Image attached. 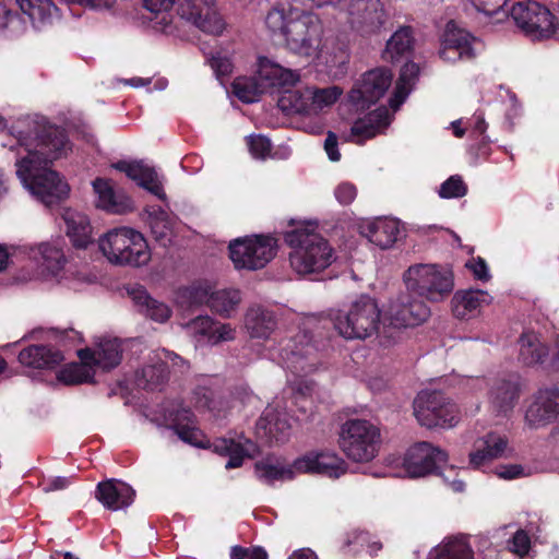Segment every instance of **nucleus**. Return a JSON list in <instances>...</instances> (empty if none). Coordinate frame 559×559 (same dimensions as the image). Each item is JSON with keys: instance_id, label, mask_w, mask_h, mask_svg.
I'll return each instance as SVG.
<instances>
[{"instance_id": "obj_44", "label": "nucleus", "mask_w": 559, "mask_h": 559, "mask_svg": "<svg viewBox=\"0 0 559 559\" xmlns=\"http://www.w3.org/2000/svg\"><path fill=\"white\" fill-rule=\"evenodd\" d=\"M97 366L104 371L118 367L122 360V347L118 338L102 340L97 345Z\"/></svg>"}, {"instance_id": "obj_52", "label": "nucleus", "mask_w": 559, "mask_h": 559, "mask_svg": "<svg viewBox=\"0 0 559 559\" xmlns=\"http://www.w3.org/2000/svg\"><path fill=\"white\" fill-rule=\"evenodd\" d=\"M247 143L250 153L255 158L264 159L265 157L269 156L272 150V143L270 139L262 134L248 136Z\"/></svg>"}, {"instance_id": "obj_63", "label": "nucleus", "mask_w": 559, "mask_h": 559, "mask_svg": "<svg viewBox=\"0 0 559 559\" xmlns=\"http://www.w3.org/2000/svg\"><path fill=\"white\" fill-rule=\"evenodd\" d=\"M409 93V87L396 82L393 95L389 99V105L393 110H397L405 102Z\"/></svg>"}, {"instance_id": "obj_33", "label": "nucleus", "mask_w": 559, "mask_h": 559, "mask_svg": "<svg viewBox=\"0 0 559 559\" xmlns=\"http://www.w3.org/2000/svg\"><path fill=\"white\" fill-rule=\"evenodd\" d=\"M276 324L274 313L262 307H251L246 313L245 325L252 338H269Z\"/></svg>"}, {"instance_id": "obj_25", "label": "nucleus", "mask_w": 559, "mask_h": 559, "mask_svg": "<svg viewBox=\"0 0 559 559\" xmlns=\"http://www.w3.org/2000/svg\"><path fill=\"white\" fill-rule=\"evenodd\" d=\"M93 190L97 195L96 206L110 214H124L133 210L131 198L122 192H117L109 179L96 178L93 181Z\"/></svg>"}, {"instance_id": "obj_64", "label": "nucleus", "mask_w": 559, "mask_h": 559, "mask_svg": "<svg viewBox=\"0 0 559 559\" xmlns=\"http://www.w3.org/2000/svg\"><path fill=\"white\" fill-rule=\"evenodd\" d=\"M324 150L332 162H337L341 158V153L337 148V136L333 132H329L324 141Z\"/></svg>"}, {"instance_id": "obj_37", "label": "nucleus", "mask_w": 559, "mask_h": 559, "mask_svg": "<svg viewBox=\"0 0 559 559\" xmlns=\"http://www.w3.org/2000/svg\"><path fill=\"white\" fill-rule=\"evenodd\" d=\"M189 325L194 333L206 336L213 344L234 338V330L229 324L216 322L209 316H199L191 320Z\"/></svg>"}, {"instance_id": "obj_53", "label": "nucleus", "mask_w": 559, "mask_h": 559, "mask_svg": "<svg viewBox=\"0 0 559 559\" xmlns=\"http://www.w3.org/2000/svg\"><path fill=\"white\" fill-rule=\"evenodd\" d=\"M370 533L360 528H352L344 533L341 538L342 549H348L352 546L365 547L369 545Z\"/></svg>"}, {"instance_id": "obj_32", "label": "nucleus", "mask_w": 559, "mask_h": 559, "mask_svg": "<svg viewBox=\"0 0 559 559\" xmlns=\"http://www.w3.org/2000/svg\"><path fill=\"white\" fill-rule=\"evenodd\" d=\"M507 444L508 440L496 433H488L478 439L474 444V451L469 453L471 465L477 468L488 461L502 456Z\"/></svg>"}, {"instance_id": "obj_51", "label": "nucleus", "mask_w": 559, "mask_h": 559, "mask_svg": "<svg viewBox=\"0 0 559 559\" xmlns=\"http://www.w3.org/2000/svg\"><path fill=\"white\" fill-rule=\"evenodd\" d=\"M438 193L442 199L463 198L467 193V186L461 176L453 175L442 182Z\"/></svg>"}, {"instance_id": "obj_18", "label": "nucleus", "mask_w": 559, "mask_h": 559, "mask_svg": "<svg viewBox=\"0 0 559 559\" xmlns=\"http://www.w3.org/2000/svg\"><path fill=\"white\" fill-rule=\"evenodd\" d=\"M280 355L286 367L295 374H308L316 370L317 362L312 358L314 347L306 334H297L295 337L282 341Z\"/></svg>"}, {"instance_id": "obj_19", "label": "nucleus", "mask_w": 559, "mask_h": 559, "mask_svg": "<svg viewBox=\"0 0 559 559\" xmlns=\"http://www.w3.org/2000/svg\"><path fill=\"white\" fill-rule=\"evenodd\" d=\"M393 81V73L386 68H376L362 74L361 80L350 92V98L369 107L380 100Z\"/></svg>"}, {"instance_id": "obj_42", "label": "nucleus", "mask_w": 559, "mask_h": 559, "mask_svg": "<svg viewBox=\"0 0 559 559\" xmlns=\"http://www.w3.org/2000/svg\"><path fill=\"white\" fill-rule=\"evenodd\" d=\"M169 376L168 365L158 361L153 365L142 367L135 373V383L139 388L146 391L159 390L166 383Z\"/></svg>"}, {"instance_id": "obj_58", "label": "nucleus", "mask_w": 559, "mask_h": 559, "mask_svg": "<svg viewBox=\"0 0 559 559\" xmlns=\"http://www.w3.org/2000/svg\"><path fill=\"white\" fill-rule=\"evenodd\" d=\"M466 267L469 269L474 277L481 282H487L490 278L488 265L485 259L477 257L473 258L466 263Z\"/></svg>"}, {"instance_id": "obj_4", "label": "nucleus", "mask_w": 559, "mask_h": 559, "mask_svg": "<svg viewBox=\"0 0 559 559\" xmlns=\"http://www.w3.org/2000/svg\"><path fill=\"white\" fill-rule=\"evenodd\" d=\"M381 311L372 297L360 295L348 307L336 311L332 321L341 336L346 340H365L379 330Z\"/></svg>"}, {"instance_id": "obj_1", "label": "nucleus", "mask_w": 559, "mask_h": 559, "mask_svg": "<svg viewBox=\"0 0 559 559\" xmlns=\"http://www.w3.org/2000/svg\"><path fill=\"white\" fill-rule=\"evenodd\" d=\"M170 428L183 442L199 449H212L221 456H228L226 469H234L242 466L243 461L249 456L247 450L234 439L217 438L211 442L201 429L197 427V418L190 408H178L169 414Z\"/></svg>"}, {"instance_id": "obj_24", "label": "nucleus", "mask_w": 559, "mask_h": 559, "mask_svg": "<svg viewBox=\"0 0 559 559\" xmlns=\"http://www.w3.org/2000/svg\"><path fill=\"white\" fill-rule=\"evenodd\" d=\"M95 498L105 509L109 511H119L133 503L135 490L122 480L110 478L97 484Z\"/></svg>"}, {"instance_id": "obj_48", "label": "nucleus", "mask_w": 559, "mask_h": 559, "mask_svg": "<svg viewBox=\"0 0 559 559\" xmlns=\"http://www.w3.org/2000/svg\"><path fill=\"white\" fill-rule=\"evenodd\" d=\"M435 559H474V552L463 539H454L436 549Z\"/></svg>"}, {"instance_id": "obj_46", "label": "nucleus", "mask_w": 559, "mask_h": 559, "mask_svg": "<svg viewBox=\"0 0 559 559\" xmlns=\"http://www.w3.org/2000/svg\"><path fill=\"white\" fill-rule=\"evenodd\" d=\"M58 379L68 385L92 383L94 381V373L92 372L90 366L85 364L73 362L63 367L59 371Z\"/></svg>"}, {"instance_id": "obj_11", "label": "nucleus", "mask_w": 559, "mask_h": 559, "mask_svg": "<svg viewBox=\"0 0 559 559\" xmlns=\"http://www.w3.org/2000/svg\"><path fill=\"white\" fill-rule=\"evenodd\" d=\"M228 250L236 269L260 270L276 255L277 240L269 235H254L235 239Z\"/></svg>"}, {"instance_id": "obj_45", "label": "nucleus", "mask_w": 559, "mask_h": 559, "mask_svg": "<svg viewBox=\"0 0 559 559\" xmlns=\"http://www.w3.org/2000/svg\"><path fill=\"white\" fill-rule=\"evenodd\" d=\"M240 292L237 289H222L211 294L210 308L216 313L229 317L230 312L240 302Z\"/></svg>"}, {"instance_id": "obj_34", "label": "nucleus", "mask_w": 559, "mask_h": 559, "mask_svg": "<svg viewBox=\"0 0 559 559\" xmlns=\"http://www.w3.org/2000/svg\"><path fill=\"white\" fill-rule=\"evenodd\" d=\"M390 124V115L385 107H379L368 112L364 118L357 119L350 128L354 136L360 138L362 141L372 139L381 130Z\"/></svg>"}, {"instance_id": "obj_2", "label": "nucleus", "mask_w": 559, "mask_h": 559, "mask_svg": "<svg viewBox=\"0 0 559 559\" xmlns=\"http://www.w3.org/2000/svg\"><path fill=\"white\" fill-rule=\"evenodd\" d=\"M290 247V266L301 275L320 273L334 261V250L328 239L308 228H295L284 236Z\"/></svg>"}, {"instance_id": "obj_43", "label": "nucleus", "mask_w": 559, "mask_h": 559, "mask_svg": "<svg viewBox=\"0 0 559 559\" xmlns=\"http://www.w3.org/2000/svg\"><path fill=\"white\" fill-rule=\"evenodd\" d=\"M15 3L34 25L50 22L58 14V7L52 0H15Z\"/></svg>"}, {"instance_id": "obj_40", "label": "nucleus", "mask_w": 559, "mask_h": 559, "mask_svg": "<svg viewBox=\"0 0 559 559\" xmlns=\"http://www.w3.org/2000/svg\"><path fill=\"white\" fill-rule=\"evenodd\" d=\"M413 48V29L411 26H402L386 41L383 58L388 61L396 62L403 57H408Z\"/></svg>"}, {"instance_id": "obj_60", "label": "nucleus", "mask_w": 559, "mask_h": 559, "mask_svg": "<svg viewBox=\"0 0 559 559\" xmlns=\"http://www.w3.org/2000/svg\"><path fill=\"white\" fill-rule=\"evenodd\" d=\"M186 294L192 305L209 304L211 294L206 287L201 285H192L186 289Z\"/></svg>"}, {"instance_id": "obj_39", "label": "nucleus", "mask_w": 559, "mask_h": 559, "mask_svg": "<svg viewBox=\"0 0 559 559\" xmlns=\"http://www.w3.org/2000/svg\"><path fill=\"white\" fill-rule=\"evenodd\" d=\"M147 223L155 241L163 248L171 245L173 228L167 212L162 206H146Z\"/></svg>"}, {"instance_id": "obj_23", "label": "nucleus", "mask_w": 559, "mask_h": 559, "mask_svg": "<svg viewBox=\"0 0 559 559\" xmlns=\"http://www.w3.org/2000/svg\"><path fill=\"white\" fill-rule=\"evenodd\" d=\"M114 167L117 170L124 173L128 178L135 181L139 187L145 189L158 200H167L163 182L154 167L144 164L142 160H119L114 164Z\"/></svg>"}, {"instance_id": "obj_41", "label": "nucleus", "mask_w": 559, "mask_h": 559, "mask_svg": "<svg viewBox=\"0 0 559 559\" xmlns=\"http://www.w3.org/2000/svg\"><path fill=\"white\" fill-rule=\"evenodd\" d=\"M430 316V309L425 301L417 298H408L402 301L395 311V319L404 326H415L426 321Z\"/></svg>"}, {"instance_id": "obj_61", "label": "nucleus", "mask_w": 559, "mask_h": 559, "mask_svg": "<svg viewBox=\"0 0 559 559\" xmlns=\"http://www.w3.org/2000/svg\"><path fill=\"white\" fill-rule=\"evenodd\" d=\"M75 477H64V476H56L52 478H49L44 484V491L45 492H51V491H58L67 489L70 485L74 483Z\"/></svg>"}, {"instance_id": "obj_13", "label": "nucleus", "mask_w": 559, "mask_h": 559, "mask_svg": "<svg viewBox=\"0 0 559 559\" xmlns=\"http://www.w3.org/2000/svg\"><path fill=\"white\" fill-rule=\"evenodd\" d=\"M346 15L350 29L361 37L380 34L389 20L381 0H349Z\"/></svg>"}, {"instance_id": "obj_3", "label": "nucleus", "mask_w": 559, "mask_h": 559, "mask_svg": "<svg viewBox=\"0 0 559 559\" xmlns=\"http://www.w3.org/2000/svg\"><path fill=\"white\" fill-rule=\"evenodd\" d=\"M297 71L283 68L265 57L259 58L258 71L252 76H238L231 83L234 95L242 103L258 102L274 87L292 86L299 82Z\"/></svg>"}, {"instance_id": "obj_10", "label": "nucleus", "mask_w": 559, "mask_h": 559, "mask_svg": "<svg viewBox=\"0 0 559 559\" xmlns=\"http://www.w3.org/2000/svg\"><path fill=\"white\" fill-rule=\"evenodd\" d=\"M322 24L317 15L290 10V21L284 39L287 48L296 55L311 57L316 55L322 39Z\"/></svg>"}, {"instance_id": "obj_55", "label": "nucleus", "mask_w": 559, "mask_h": 559, "mask_svg": "<svg viewBox=\"0 0 559 559\" xmlns=\"http://www.w3.org/2000/svg\"><path fill=\"white\" fill-rule=\"evenodd\" d=\"M209 63L216 78L219 80L229 76L233 72V63L227 57L213 56L209 60Z\"/></svg>"}, {"instance_id": "obj_36", "label": "nucleus", "mask_w": 559, "mask_h": 559, "mask_svg": "<svg viewBox=\"0 0 559 559\" xmlns=\"http://www.w3.org/2000/svg\"><path fill=\"white\" fill-rule=\"evenodd\" d=\"M487 296V293L480 289L456 292L451 300L453 316L460 320L472 318Z\"/></svg>"}, {"instance_id": "obj_30", "label": "nucleus", "mask_w": 559, "mask_h": 559, "mask_svg": "<svg viewBox=\"0 0 559 559\" xmlns=\"http://www.w3.org/2000/svg\"><path fill=\"white\" fill-rule=\"evenodd\" d=\"M296 82L294 86L297 84ZM292 86L278 87L283 90L278 98V108L286 115L300 114L310 115L313 112V96H311V87L302 90H292Z\"/></svg>"}, {"instance_id": "obj_62", "label": "nucleus", "mask_w": 559, "mask_h": 559, "mask_svg": "<svg viewBox=\"0 0 559 559\" xmlns=\"http://www.w3.org/2000/svg\"><path fill=\"white\" fill-rule=\"evenodd\" d=\"M457 475L459 472L454 467H451L448 474H442V478L453 492L460 493L465 490L466 485L463 479L457 478Z\"/></svg>"}, {"instance_id": "obj_59", "label": "nucleus", "mask_w": 559, "mask_h": 559, "mask_svg": "<svg viewBox=\"0 0 559 559\" xmlns=\"http://www.w3.org/2000/svg\"><path fill=\"white\" fill-rule=\"evenodd\" d=\"M511 544H512V550L519 555L520 557H523L525 556L528 550H530V547H531V540H530V537L528 535L520 530L518 531L513 537H512V540H511Z\"/></svg>"}, {"instance_id": "obj_17", "label": "nucleus", "mask_w": 559, "mask_h": 559, "mask_svg": "<svg viewBox=\"0 0 559 559\" xmlns=\"http://www.w3.org/2000/svg\"><path fill=\"white\" fill-rule=\"evenodd\" d=\"M214 4L215 0H182L178 12L182 19L192 22L202 32L221 35L225 23Z\"/></svg>"}, {"instance_id": "obj_22", "label": "nucleus", "mask_w": 559, "mask_h": 559, "mask_svg": "<svg viewBox=\"0 0 559 559\" xmlns=\"http://www.w3.org/2000/svg\"><path fill=\"white\" fill-rule=\"evenodd\" d=\"M298 473H313L330 478H338L347 471V463L332 452L310 453L295 460Z\"/></svg>"}, {"instance_id": "obj_35", "label": "nucleus", "mask_w": 559, "mask_h": 559, "mask_svg": "<svg viewBox=\"0 0 559 559\" xmlns=\"http://www.w3.org/2000/svg\"><path fill=\"white\" fill-rule=\"evenodd\" d=\"M129 294L139 307V311L145 317L159 323H164L170 318L169 307L152 298L143 286L132 288Z\"/></svg>"}, {"instance_id": "obj_50", "label": "nucleus", "mask_w": 559, "mask_h": 559, "mask_svg": "<svg viewBox=\"0 0 559 559\" xmlns=\"http://www.w3.org/2000/svg\"><path fill=\"white\" fill-rule=\"evenodd\" d=\"M342 95V90L337 86L326 88L311 87V96H313V112L321 110L323 107L333 105Z\"/></svg>"}, {"instance_id": "obj_14", "label": "nucleus", "mask_w": 559, "mask_h": 559, "mask_svg": "<svg viewBox=\"0 0 559 559\" xmlns=\"http://www.w3.org/2000/svg\"><path fill=\"white\" fill-rule=\"evenodd\" d=\"M34 150L27 148L25 157L34 156L36 163L50 165L53 160L66 157L72 151V143L66 129L56 124L41 126L35 136Z\"/></svg>"}, {"instance_id": "obj_5", "label": "nucleus", "mask_w": 559, "mask_h": 559, "mask_svg": "<svg viewBox=\"0 0 559 559\" xmlns=\"http://www.w3.org/2000/svg\"><path fill=\"white\" fill-rule=\"evenodd\" d=\"M99 249L114 264L141 266L151 260V251L143 235L128 227L109 230L99 239Z\"/></svg>"}, {"instance_id": "obj_7", "label": "nucleus", "mask_w": 559, "mask_h": 559, "mask_svg": "<svg viewBox=\"0 0 559 559\" xmlns=\"http://www.w3.org/2000/svg\"><path fill=\"white\" fill-rule=\"evenodd\" d=\"M381 442L380 429L366 419H348L341 427L340 447L354 462L372 461Z\"/></svg>"}, {"instance_id": "obj_31", "label": "nucleus", "mask_w": 559, "mask_h": 559, "mask_svg": "<svg viewBox=\"0 0 559 559\" xmlns=\"http://www.w3.org/2000/svg\"><path fill=\"white\" fill-rule=\"evenodd\" d=\"M67 236L75 249H86L92 241V226L88 217L80 212L67 210L63 214Z\"/></svg>"}, {"instance_id": "obj_16", "label": "nucleus", "mask_w": 559, "mask_h": 559, "mask_svg": "<svg viewBox=\"0 0 559 559\" xmlns=\"http://www.w3.org/2000/svg\"><path fill=\"white\" fill-rule=\"evenodd\" d=\"M479 39L465 28L449 21L441 36L439 57L451 63L471 61L476 58V46Z\"/></svg>"}, {"instance_id": "obj_27", "label": "nucleus", "mask_w": 559, "mask_h": 559, "mask_svg": "<svg viewBox=\"0 0 559 559\" xmlns=\"http://www.w3.org/2000/svg\"><path fill=\"white\" fill-rule=\"evenodd\" d=\"M401 234L400 221L379 217L361 226V235L380 249L391 248Z\"/></svg>"}, {"instance_id": "obj_56", "label": "nucleus", "mask_w": 559, "mask_h": 559, "mask_svg": "<svg viewBox=\"0 0 559 559\" xmlns=\"http://www.w3.org/2000/svg\"><path fill=\"white\" fill-rule=\"evenodd\" d=\"M334 194L342 205H349L357 197V189L353 183L343 182L336 187Z\"/></svg>"}, {"instance_id": "obj_6", "label": "nucleus", "mask_w": 559, "mask_h": 559, "mask_svg": "<svg viewBox=\"0 0 559 559\" xmlns=\"http://www.w3.org/2000/svg\"><path fill=\"white\" fill-rule=\"evenodd\" d=\"M32 157L16 160V176L34 195L46 204H52L68 197L70 188L49 165L36 163Z\"/></svg>"}, {"instance_id": "obj_29", "label": "nucleus", "mask_w": 559, "mask_h": 559, "mask_svg": "<svg viewBox=\"0 0 559 559\" xmlns=\"http://www.w3.org/2000/svg\"><path fill=\"white\" fill-rule=\"evenodd\" d=\"M258 479L269 486L276 481L292 480L296 472L295 462L286 465L280 457L266 456L254 464Z\"/></svg>"}, {"instance_id": "obj_15", "label": "nucleus", "mask_w": 559, "mask_h": 559, "mask_svg": "<svg viewBox=\"0 0 559 559\" xmlns=\"http://www.w3.org/2000/svg\"><path fill=\"white\" fill-rule=\"evenodd\" d=\"M447 461L445 451L427 441H421L407 449L402 466L408 477L419 478L438 473L440 465Z\"/></svg>"}, {"instance_id": "obj_28", "label": "nucleus", "mask_w": 559, "mask_h": 559, "mask_svg": "<svg viewBox=\"0 0 559 559\" xmlns=\"http://www.w3.org/2000/svg\"><path fill=\"white\" fill-rule=\"evenodd\" d=\"M63 359V354L59 349L43 344L31 345L19 354V361L34 369H53Z\"/></svg>"}, {"instance_id": "obj_38", "label": "nucleus", "mask_w": 559, "mask_h": 559, "mask_svg": "<svg viewBox=\"0 0 559 559\" xmlns=\"http://www.w3.org/2000/svg\"><path fill=\"white\" fill-rule=\"evenodd\" d=\"M519 359L526 366L545 365L549 356V348L542 343L536 334L523 333L519 340Z\"/></svg>"}, {"instance_id": "obj_57", "label": "nucleus", "mask_w": 559, "mask_h": 559, "mask_svg": "<svg viewBox=\"0 0 559 559\" xmlns=\"http://www.w3.org/2000/svg\"><path fill=\"white\" fill-rule=\"evenodd\" d=\"M419 75V67L413 61L406 62L400 71L397 83L411 87Z\"/></svg>"}, {"instance_id": "obj_12", "label": "nucleus", "mask_w": 559, "mask_h": 559, "mask_svg": "<svg viewBox=\"0 0 559 559\" xmlns=\"http://www.w3.org/2000/svg\"><path fill=\"white\" fill-rule=\"evenodd\" d=\"M510 13L516 26L532 39L550 38L559 25L551 11L537 1L518 2L512 5Z\"/></svg>"}, {"instance_id": "obj_9", "label": "nucleus", "mask_w": 559, "mask_h": 559, "mask_svg": "<svg viewBox=\"0 0 559 559\" xmlns=\"http://www.w3.org/2000/svg\"><path fill=\"white\" fill-rule=\"evenodd\" d=\"M409 289L431 301L442 300L454 287L452 271L436 264H416L404 274Z\"/></svg>"}, {"instance_id": "obj_54", "label": "nucleus", "mask_w": 559, "mask_h": 559, "mask_svg": "<svg viewBox=\"0 0 559 559\" xmlns=\"http://www.w3.org/2000/svg\"><path fill=\"white\" fill-rule=\"evenodd\" d=\"M475 9L479 12L485 13L486 15H493L499 13L501 10L507 14L508 11H504V7L508 0H469Z\"/></svg>"}, {"instance_id": "obj_21", "label": "nucleus", "mask_w": 559, "mask_h": 559, "mask_svg": "<svg viewBox=\"0 0 559 559\" xmlns=\"http://www.w3.org/2000/svg\"><path fill=\"white\" fill-rule=\"evenodd\" d=\"M521 390L522 385L518 374L495 379L488 391L491 408L499 415H508L518 404Z\"/></svg>"}, {"instance_id": "obj_20", "label": "nucleus", "mask_w": 559, "mask_h": 559, "mask_svg": "<svg viewBox=\"0 0 559 559\" xmlns=\"http://www.w3.org/2000/svg\"><path fill=\"white\" fill-rule=\"evenodd\" d=\"M559 416V389H540L525 412V423L532 429L545 427Z\"/></svg>"}, {"instance_id": "obj_47", "label": "nucleus", "mask_w": 559, "mask_h": 559, "mask_svg": "<svg viewBox=\"0 0 559 559\" xmlns=\"http://www.w3.org/2000/svg\"><path fill=\"white\" fill-rule=\"evenodd\" d=\"M38 252L43 260V266L51 275H58V273L64 267L66 257L60 248L50 243H40L38 246Z\"/></svg>"}, {"instance_id": "obj_49", "label": "nucleus", "mask_w": 559, "mask_h": 559, "mask_svg": "<svg viewBox=\"0 0 559 559\" xmlns=\"http://www.w3.org/2000/svg\"><path fill=\"white\" fill-rule=\"evenodd\" d=\"M287 11L284 8L275 7L271 9L265 16V25L273 35L285 36L288 22L290 21V10Z\"/></svg>"}, {"instance_id": "obj_8", "label": "nucleus", "mask_w": 559, "mask_h": 559, "mask_svg": "<svg viewBox=\"0 0 559 559\" xmlns=\"http://www.w3.org/2000/svg\"><path fill=\"white\" fill-rule=\"evenodd\" d=\"M417 421L427 428H450L460 420L457 405L441 391H420L413 403Z\"/></svg>"}, {"instance_id": "obj_26", "label": "nucleus", "mask_w": 559, "mask_h": 559, "mask_svg": "<svg viewBox=\"0 0 559 559\" xmlns=\"http://www.w3.org/2000/svg\"><path fill=\"white\" fill-rule=\"evenodd\" d=\"M257 436L265 443H283L289 438L290 424L274 408H265L255 426Z\"/></svg>"}]
</instances>
